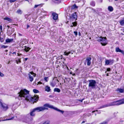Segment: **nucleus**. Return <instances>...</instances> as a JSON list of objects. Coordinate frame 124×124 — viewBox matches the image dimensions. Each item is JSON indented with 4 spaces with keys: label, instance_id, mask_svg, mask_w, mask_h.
<instances>
[{
    "label": "nucleus",
    "instance_id": "obj_25",
    "mask_svg": "<svg viewBox=\"0 0 124 124\" xmlns=\"http://www.w3.org/2000/svg\"><path fill=\"white\" fill-rule=\"evenodd\" d=\"M110 63L108 60H106L105 62V65H108L110 64Z\"/></svg>",
    "mask_w": 124,
    "mask_h": 124
},
{
    "label": "nucleus",
    "instance_id": "obj_16",
    "mask_svg": "<svg viewBox=\"0 0 124 124\" xmlns=\"http://www.w3.org/2000/svg\"><path fill=\"white\" fill-rule=\"evenodd\" d=\"M13 40V39H8L6 40V42L7 43H10V42H12Z\"/></svg>",
    "mask_w": 124,
    "mask_h": 124
},
{
    "label": "nucleus",
    "instance_id": "obj_27",
    "mask_svg": "<svg viewBox=\"0 0 124 124\" xmlns=\"http://www.w3.org/2000/svg\"><path fill=\"white\" fill-rule=\"evenodd\" d=\"M72 24L74 26H77V23L76 22H74L72 23Z\"/></svg>",
    "mask_w": 124,
    "mask_h": 124
},
{
    "label": "nucleus",
    "instance_id": "obj_42",
    "mask_svg": "<svg viewBox=\"0 0 124 124\" xmlns=\"http://www.w3.org/2000/svg\"><path fill=\"white\" fill-rule=\"evenodd\" d=\"M83 99H82V100H79V101H80L81 102H82V101H83Z\"/></svg>",
    "mask_w": 124,
    "mask_h": 124
},
{
    "label": "nucleus",
    "instance_id": "obj_17",
    "mask_svg": "<svg viewBox=\"0 0 124 124\" xmlns=\"http://www.w3.org/2000/svg\"><path fill=\"white\" fill-rule=\"evenodd\" d=\"M23 47H25L24 49V50L27 52H28L31 49V48L28 47H27L26 46H24Z\"/></svg>",
    "mask_w": 124,
    "mask_h": 124
},
{
    "label": "nucleus",
    "instance_id": "obj_29",
    "mask_svg": "<svg viewBox=\"0 0 124 124\" xmlns=\"http://www.w3.org/2000/svg\"><path fill=\"white\" fill-rule=\"evenodd\" d=\"M44 79L45 81L47 82L48 80V77H45L44 78Z\"/></svg>",
    "mask_w": 124,
    "mask_h": 124
},
{
    "label": "nucleus",
    "instance_id": "obj_36",
    "mask_svg": "<svg viewBox=\"0 0 124 124\" xmlns=\"http://www.w3.org/2000/svg\"><path fill=\"white\" fill-rule=\"evenodd\" d=\"M16 0H10L9 2L11 3H12L15 2Z\"/></svg>",
    "mask_w": 124,
    "mask_h": 124
},
{
    "label": "nucleus",
    "instance_id": "obj_20",
    "mask_svg": "<svg viewBox=\"0 0 124 124\" xmlns=\"http://www.w3.org/2000/svg\"><path fill=\"white\" fill-rule=\"evenodd\" d=\"M108 9L110 11H112L113 10V8L111 6H108Z\"/></svg>",
    "mask_w": 124,
    "mask_h": 124
},
{
    "label": "nucleus",
    "instance_id": "obj_23",
    "mask_svg": "<svg viewBox=\"0 0 124 124\" xmlns=\"http://www.w3.org/2000/svg\"><path fill=\"white\" fill-rule=\"evenodd\" d=\"M54 92H56L59 93L60 92L61 90L59 88H55L54 90Z\"/></svg>",
    "mask_w": 124,
    "mask_h": 124
},
{
    "label": "nucleus",
    "instance_id": "obj_30",
    "mask_svg": "<svg viewBox=\"0 0 124 124\" xmlns=\"http://www.w3.org/2000/svg\"><path fill=\"white\" fill-rule=\"evenodd\" d=\"M42 6V5L41 4H39V5H35L34 6V8H36L37 7H38V6Z\"/></svg>",
    "mask_w": 124,
    "mask_h": 124
},
{
    "label": "nucleus",
    "instance_id": "obj_18",
    "mask_svg": "<svg viewBox=\"0 0 124 124\" xmlns=\"http://www.w3.org/2000/svg\"><path fill=\"white\" fill-rule=\"evenodd\" d=\"M18 14L21 15L22 13V11L20 9H18L16 12Z\"/></svg>",
    "mask_w": 124,
    "mask_h": 124
},
{
    "label": "nucleus",
    "instance_id": "obj_48",
    "mask_svg": "<svg viewBox=\"0 0 124 124\" xmlns=\"http://www.w3.org/2000/svg\"><path fill=\"white\" fill-rule=\"evenodd\" d=\"M22 54H19L18 53V55L20 56V55H21Z\"/></svg>",
    "mask_w": 124,
    "mask_h": 124
},
{
    "label": "nucleus",
    "instance_id": "obj_64",
    "mask_svg": "<svg viewBox=\"0 0 124 124\" xmlns=\"http://www.w3.org/2000/svg\"><path fill=\"white\" fill-rule=\"evenodd\" d=\"M102 1H101V2H102Z\"/></svg>",
    "mask_w": 124,
    "mask_h": 124
},
{
    "label": "nucleus",
    "instance_id": "obj_8",
    "mask_svg": "<svg viewBox=\"0 0 124 124\" xmlns=\"http://www.w3.org/2000/svg\"><path fill=\"white\" fill-rule=\"evenodd\" d=\"M91 58L88 57H87L85 61L87 62V65L88 66H90L91 64Z\"/></svg>",
    "mask_w": 124,
    "mask_h": 124
},
{
    "label": "nucleus",
    "instance_id": "obj_44",
    "mask_svg": "<svg viewBox=\"0 0 124 124\" xmlns=\"http://www.w3.org/2000/svg\"><path fill=\"white\" fill-rule=\"evenodd\" d=\"M117 113H118V112H116H116L114 113V115H115V116L116 114Z\"/></svg>",
    "mask_w": 124,
    "mask_h": 124
},
{
    "label": "nucleus",
    "instance_id": "obj_28",
    "mask_svg": "<svg viewBox=\"0 0 124 124\" xmlns=\"http://www.w3.org/2000/svg\"><path fill=\"white\" fill-rule=\"evenodd\" d=\"M110 64H112L114 62V60H111V59H109L108 60Z\"/></svg>",
    "mask_w": 124,
    "mask_h": 124
},
{
    "label": "nucleus",
    "instance_id": "obj_3",
    "mask_svg": "<svg viewBox=\"0 0 124 124\" xmlns=\"http://www.w3.org/2000/svg\"><path fill=\"white\" fill-rule=\"evenodd\" d=\"M124 103V99H123L118 100L116 101H114L107 103L106 104L104 105L101 106L100 108H104L110 106L119 105Z\"/></svg>",
    "mask_w": 124,
    "mask_h": 124
},
{
    "label": "nucleus",
    "instance_id": "obj_51",
    "mask_svg": "<svg viewBox=\"0 0 124 124\" xmlns=\"http://www.w3.org/2000/svg\"><path fill=\"white\" fill-rule=\"evenodd\" d=\"M11 30L13 31V32L14 31V29H11Z\"/></svg>",
    "mask_w": 124,
    "mask_h": 124
},
{
    "label": "nucleus",
    "instance_id": "obj_56",
    "mask_svg": "<svg viewBox=\"0 0 124 124\" xmlns=\"http://www.w3.org/2000/svg\"><path fill=\"white\" fill-rule=\"evenodd\" d=\"M12 33H10V34H10V35H11V34H12Z\"/></svg>",
    "mask_w": 124,
    "mask_h": 124
},
{
    "label": "nucleus",
    "instance_id": "obj_52",
    "mask_svg": "<svg viewBox=\"0 0 124 124\" xmlns=\"http://www.w3.org/2000/svg\"><path fill=\"white\" fill-rule=\"evenodd\" d=\"M85 122L84 121H83V122H82V123H84Z\"/></svg>",
    "mask_w": 124,
    "mask_h": 124
},
{
    "label": "nucleus",
    "instance_id": "obj_39",
    "mask_svg": "<svg viewBox=\"0 0 124 124\" xmlns=\"http://www.w3.org/2000/svg\"><path fill=\"white\" fill-rule=\"evenodd\" d=\"M2 104V103L1 101H0V107H1V106Z\"/></svg>",
    "mask_w": 124,
    "mask_h": 124
},
{
    "label": "nucleus",
    "instance_id": "obj_63",
    "mask_svg": "<svg viewBox=\"0 0 124 124\" xmlns=\"http://www.w3.org/2000/svg\"><path fill=\"white\" fill-rule=\"evenodd\" d=\"M96 111H98V110H96Z\"/></svg>",
    "mask_w": 124,
    "mask_h": 124
},
{
    "label": "nucleus",
    "instance_id": "obj_34",
    "mask_svg": "<svg viewBox=\"0 0 124 124\" xmlns=\"http://www.w3.org/2000/svg\"><path fill=\"white\" fill-rule=\"evenodd\" d=\"M43 124H49V122L48 121H46L44 122Z\"/></svg>",
    "mask_w": 124,
    "mask_h": 124
},
{
    "label": "nucleus",
    "instance_id": "obj_9",
    "mask_svg": "<svg viewBox=\"0 0 124 124\" xmlns=\"http://www.w3.org/2000/svg\"><path fill=\"white\" fill-rule=\"evenodd\" d=\"M115 51L116 52H121L122 53L123 55H124V51L120 49L118 47H116V48Z\"/></svg>",
    "mask_w": 124,
    "mask_h": 124
},
{
    "label": "nucleus",
    "instance_id": "obj_47",
    "mask_svg": "<svg viewBox=\"0 0 124 124\" xmlns=\"http://www.w3.org/2000/svg\"><path fill=\"white\" fill-rule=\"evenodd\" d=\"M28 59L27 58H25V61H26Z\"/></svg>",
    "mask_w": 124,
    "mask_h": 124
},
{
    "label": "nucleus",
    "instance_id": "obj_35",
    "mask_svg": "<svg viewBox=\"0 0 124 124\" xmlns=\"http://www.w3.org/2000/svg\"><path fill=\"white\" fill-rule=\"evenodd\" d=\"M74 33L75 34V35L76 36L77 35L78 32H77L76 31H74Z\"/></svg>",
    "mask_w": 124,
    "mask_h": 124
},
{
    "label": "nucleus",
    "instance_id": "obj_7",
    "mask_svg": "<svg viewBox=\"0 0 124 124\" xmlns=\"http://www.w3.org/2000/svg\"><path fill=\"white\" fill-rule=\"evenodd\" d=\"M59 80L58 79H56L54 81H53L50 83V85L53 87L57 83V82H58Z\"/></svg>",
    "mask_w": 124,
    "mask_h": 124
},
{
    "label": "nucleus",
    "instance_id": "obj_1",
    "mask_svg": "<svg viewBox=\"0 0 124 124\" xmlns=\"http://www.w3.org/2000/svg\"><path fill=\"white\" fill-rule=\"evenodd\" d=\"M47 108L54 109L60 112L62 114L64 112V111L58 109L57 108L54 107L53 105H50L48 103H46L43 105V107H38L33 109L30 113V115L28 114L24 117V121L26 122H28L32 120L33 119L30 116V115L32 116H34L35 115V112H39L45 110H47L48 109Z\"/></svg>",
    "mask_w": 124,
    "mask_h": 124
},
{
    "label": "nucleus",
    "instance_id": "obj_61",
    "mask_svg": "<svg viewBox=\"0 0 124 124\" xmlns=\"http://www.w3.org/2000/svg\"><path fill=\"white\" fill-rule=\"evenodd\" d=\"M80 32H79V34H80Z\"/></svg>",
    "mask_w": 124,
    "mask_h": 124
},
{
    "label": "nucleus",
    "instance_id": "obj_38",
    "mask_svg": "<svg viewBox=\"0 0 124 124\" xmlns=\"http://www.w3.org/2000/svg\"><path fill=\"white\" fill-rule=\"evenodd\" d=\"M107 70L108 71H110V69L109 68H108L107 69Z\"/></svg>",
    "mask_w": 124,
    "mask_h": 124
},
{
    "label": "nucleus",
    "instance_id": "obj_50",
    "mask_svg": "<svg viewBox=\"0 0 124 124\" xmlns=\"http://www.w3.org/2000/svg\"><path fill=\"white\" fill-rule=\"evenodd\" d=\"M7 27L8 28V29L10 27L9 26H7Z\"/></svg>",
    "mask_w": 124,
    "mask_h": 124
},
{
    "label": "nucleus",
    "instance_id": "obj_55",
    "mask_svg": "<svg viewBox=\"0 0 124 124\" xmlns=\"http://www.w3.org/2000/svg\"><path fill=\"white\" fill-rule=\"evenodd\" d=\"M95 112V111H93L92 112V113L94 112Z\"/></svg>",
    "mask_w": 124,
    "mask_h": 124
},
{
    "label": "nucleus",
    "instance_id": "obj_37",
    "mask_svg": "<svg viewBox=\"0 0 124 124\" xmlns=\"http://www.w3.org/2000/svg\"><path fill=\"white\" fill-rule=\"evenodd\" d=\"M2 47L3 48H7V46L3 45L2 46Z\"/></svg>",
    "mask_w": 124,
    "mask_h": 124
},
{
    "label": "nucleus",
    "instance_id": "obj_26",
    "mask_svg": "<svg viewBox=\"0 0 124 124\" xmlns=\"http://www.w3.org/2000/svg\"><path fill=\"white\" fill-rule=\"evenodd\" d=\"M33 91L35 93H38L39 92V91L36 89H34L33 90Z\"/></svg>",
    "mask_w": 124,
    "mask_h": 124
},
{
    "label": "nucleus",
    "instance_id": "obj_19",
    "mask_svg": "<svg viewBox=\"0 0 124 124\" xmlns=\"http://www.w3.org/2000/svg\"><path fill=\"white\" fill-rule=\"evenodd\" d=\"M4 20H7L9 22H11L12 21V19L8 18V17H6L5 18H4Z\"/></svg>",
    "mask_w": 124,
    "mask_h": 124
},
{
    "label": "nucleus",
    "instance_id": "obj_21",
    "mask_svg": "<svg viewBox=\"0 0 124 124\" xmlns=\"http://www.w3.org/2000/svg\"><path fill=\"white\" fill-rule=\"evenodd\" d=\"M119 23L121 25L124 26V20H121Z\"/></svg>",
    "mask_w": 124,
    "mask_h": 124
},
{
    "label": "nucleus",
    "instance_id": "obj_54",
    "mask_svg": "<svg viewBox=\"0 0 124 124\" xmlns=\"http://www.w3.org/2000/svg\"><path fill=\"white\" fill-rule=\"evenodd\" d=\"M60 57H58L57 58V59H60V58H59Z\"/></svg>",
    "mask_w": 124,
    "mask_h": 124
},
{
    "label": "nucleus",
    "instance_id": "obj_62",
    "mask_svg": "<svg viewBox=\"0 0 124 124\" xmlns=\"http://www.w3.org/2000/svg\"><path fill=\"white\" fill-rule=\"evenodd\" d=\"M95 116H96V114H95Z\"/></svg>",
    "mask_w": 124,
    "mask_h": 124
},
{
    "label": "nucleus",
    "instance_id": "obj_14",
    "mask_svg": "<svg viewBox=\"0 0 124 124\" xmlns=\"http://www.w3.org/2000/svg\"><path fill=\"white\" fill-rule=\"evenodd\" d=\"M45 91L48 92L50 91L51 90L50 87L47 86H46L45 87Z\"/></svg>",
    "mask_w": 124,
    "mask_h": 124
},
{
    "label": "nucleus",
    "instance_id": "obj_2",
    "mask_svg": "<svg viewBox=\"0 0 124 124\" xmlns=\"http://www.w3.org/2000/svg\"><path fill=\"white\" fill-rule=\"evenodd\" d=\"M17 94V98L19 100H22V98H24L26 100L30 102H36L39 98L37 96L32 97L29 95V91L25 89L21 90Z\"/></svg>",
    "mask_w": 124,
    "mask_h": 124
},
{
    "label": "nucleus",
    "instance_id": "obj_40",
    "mask_svg": "<svg viewBox=\"0 0 124 124\" xmlns=\"http://www.w3.org/2000/svg\"><path fill=\"white\" fill-rule=\"evenodd\" d=\"M2 26L0 25V30H2Z\"/></svg>",
    "mask_w": 124,
    "mask_h": 124
},
{
    "label": "nucleus",
    "instance_id": "obj_24",
    "mask_svg": "<svg viewBox=\"0 0 124 124\" xmlns=\"http://www.w3.org/2000/svg\"><path fill=\"white\" fill-rule=\"evenodd\" d=\"M90 5L93 6H94L95 5V3L94 1H92L90 3Z\"/></svg>",
    "mask_w": 124,
    "mask_h": 124
},
{
    "label": "nucleus",
    "instance_id": "obj_59",
    "mask_svg": "<svg viewBox=\"0 0 124 124\" xmlns=\"http://www.w3.org/2000/svg\"><path fill=\"white\" fill-rule=\"evenodd\" d=\"M107 76H108V74H107Z\"/></svg>",
    "mask_w": 124,
    "mask_h": 124
},
{
    "label": "nucleus",
    "instance_id": "obj_53",
    "mask_svg": "<svg viewBox=\"0 0 124 124\" xmlns=\"http://www.w3.org/2000/svg\"><path fill=\"white\" fill-rule=\"evenodd\" d=\"M1 67V65L0 64V68Z\"/></svg>",
    "mask_w": 124,
    "mask_h": 124
},
{
    "label": "nucleus",
    "instance_id": "obj_33",
    "mask_svg": "<svg viewBox=\"0 0 124 124\" xmlns=\"http://www.w3.org/2000/svg\"><path fill=\"white\" fill-rule=\"evenodd\" d=\"M4 74L0 72V76L1 77H3L4 76Z\"/></svg>",
    "mask_w": 124,
    "mask_h": 124
},
{
    "label": "nucleus",
    "instance_id": "obj_45",
    "mask_svg": "<svg viewBox=\"0 0 124 124\" xmlns=\"http://www.w3.org/2000/svg\"><path fill=\"white\" fill-rule=\"evenodd\" d=\"M29 27V25H27V28H28Z\"/></svg>",
    "mask_w": 124,
    "mask_h": 124
},
{
    "label": "nucleus",
    "instance_id": "obj_11",
    "mask_svg": "<svg viewBox=\"0 0 124 124\" xmlns=\"http://www.w3.org/2000/svg\"><path fill=\"white\" fill-rule=\"evenodd\" d=\"M1 107H2L3 109L5 110H7L8 108V107L7 105L5 104V103H3Z\"/></svg>",
    "mask_w": 124,
    "mask_h": 124
},
{
    "label": "nucleus",
    "instance_id": "obj_60",
    "mask_svg": "<svg viewBox=\"0 0 124 124\" xmlns=\"http://www.w3.org/2000/svg\"><path fill=\"white\" fill-rule=\"evenodd\" d=\"M68 22L67 23H68Z\"/></svg>",
    "mask_w": 124,
    "mask_h": 124
},
{
    "label": "nucleus",
    "instance_id": "obj_32",
    "mask_svg": "<svg viewBox=\"0 0 124 124\" xmlns=\"http://www.w3.org/2000/svg\"><path fill=\"white\" fill-rule=\"evenodd\" d=\"M14 118V117H12L11 118L9 119H6V120H3L2 121H5V120H12Z\"/></svg>",
    "mask_w": 124,
    "mask_h": 124
},
{
    "label": "nucleus",
    "instance_id": "obj_13",
    "mask_svg": "<svg viewBox=\"0 0 124 124\" xmlns=\"http://www.w3.org/2000/svg\"><path fill=\"white\" fill-rule=\"evenodd\" d=\"M71 18H73L76 20L77 19V16L75 12L73 13L72 15Z\"/></svg>",
    "mask_w": 124,
    "mask_h": 124
},
{
    "label": "nucleus",
    "instance_id": "obj_41",
    "mask_svg": "<svg viewBox=\"0 0 124 124\" xmlns=\"http://www.w3.org/2000/svg\"><path fill=\"white\" fill-rule=\"evenodd\" d=\"M110 97L111 99H113V98L114 97V96H111Z\"/></svg>",
    "mask_w": 124,
    "mask_h": 124
},
{
    "label": "nucleus",
    "instance_id": "obj_58",
    "mask_svg": "<svg viewBox=\"0 0 124 124\" xmlns=\"http://www.w3.org/2000/svg\"><path fill=\"white\" fill-rule=\"evenodd\" d=\"M115 0V1H117L118 0Z\"/></svg>",
    "mask_w": 124,
    "mask_h": 124
},
{
    "label": "nucleus",
    "instance_id": "obj_12",
    "mask_svg": "<svg viewBox=\"0 0 124 124\" xmlns=\"http://www.w3.org/2000/svg\"><path fill=\"white\" fill-rule=\"evenodd\" d=\"M74 52L73 51H71L69 52L66 51L64 52V54L65 55H68L69 54H72Z\"/></svg>",
    "mask_w": 124,
    "mask_h": 124
},
{
    "label": "nucleus",
    "instance_id": "obj_43",
    "mask_svg": "<svg viewBox=\"0 0 124 124\" xmlns=\"http://www.w3.org/2000/svg\"><path fill=\"white\" fill-rule=\"evenodd\" d=\"M42 84V83L41 82H38V84Z\"/></svg>",
    "mask_w": 124,
    "mask_h": 124
},
{
    "label": "nucleus",
    "instance_id": "obj_5",
    "mask_svg": "<svg viewBox=\"0 0 124 124\" xmlns=\"http://www.w3.org/2000/svg\"><path fill=\"white\" fill-rule=\"evenodd\" d=\"M89 83L88 86L91 87L92 89H94L95 88L96 82L95 80H89Z\"/></svg>",
    "mask_w": 124,
    "mask_h": 124
},
{
    "label": "nucleus",
    "instance_id": "obj_49",
    "mask_svg": "<svg viewBox=\"0 0 124 124\" xmlns=\"http://www.w3.org/2000/svg\"><path fill=\"white\" fill-rule=\"evenodd\" d=\"M70 26L71 27H72L73 26H73V25H71Z\"/></svg>",
    "mask_w": 124,
    "mask_h": 124
},
{
    "label": "nucleus",
    "instance_id": "obj_57",
    "mask_svg": "<svg viewBox=\"0 0 124 124\" xmlns=\"http://www.w3.org/2000/svg\"><path fill=\"white\" fill-rule=\"evenodd\" d=\"M25 1H28L29 2V1L28 0H25Z\"/></svg>",
    "mask_w": 124,
    "mask_h": 124
},
{
    "label": "nucleus",
    "instance_id": "obj_46",
    "mask_svg": "<svg viewBox=\"0 0 124 124\" xmlns=\"http://www.w3.org/2000/svg\"><path fill=\"white\" fill-rule=\"evenodd\" d=\"M12 54H15V55H16V52H13V53H12Z\"/></svg>",
    "mask_w": 124,
    "mask_h": 124
},
{
    "label": "nucleus",
    "instance_id": "obj_10",
    "mask_svg": "<svg viewBox=\"0 0 124 124\" xmlns=\"http://www.w3.org/2000/svg\"><path fill=\"white\" fill-rule=\"evenodd\" d=\"M52 15L53 16V18L54 20H56L57 19L58 15L57 14L54 13H53Z\"/></svg>",
    "mask_w": 124,
    "mask_h": 124
},
{
    "label": "nucleus",
    "instance_id": "obj_6",
    "mask_svg": "<svg viewBox=\"0 0 124 124\" xmlns=\"http://www.w3.org/2000/svg\"><path fill=\"white\" fill-rule=\"evenodd\" d=\"M31 74H29L28 75L29 77V78L30 81L32 82L33 80V76L34 77L35 76V74L33 73V72H30Z\"/></svg>",
    "mask_w": 124,
    "mask_h": 124
},
{
    "label": "nucleus",
    "instance_id": "obj_31",
    "mask_svg": "<svg viewBox=\"0 0 124 124\" xmlns=\"http://www.w3.org/2000/svg\"><path fill=\"white\" fill-rule=\"evenodd\" d=\"M16 63L17 64H18V62L20 63L21 62V61L20 60V59H18V60H16Z\"/></svg>",
    "mask_w": 124,
    "mask_h": 124
},
{
    "label": "nucleus",
    "instance_id": "obj_15",
    "mask_svg": "<svg viewBox=\"0 0 124 124\" xmlns=\"http://www.w3.org/2000/svg\"><path fill=\"white\" fill-rule=\"evenodd\" d=\"M116 91L119 92L121 93H123L124 91V89H122L117 88V89Z\"/></svg>",
    "mask_w": 124,
    "mask_h": 124
},
{
    "label": "nucleus",
    "instance_id": "obj_22",
    "mask_svg": "<svg viewBox=\"0 0 124 124\" xmlns=\"http://www.w3.org/2000/svg\"><path fill=\"white\" fill-rule=\"evenodd\" d=\"M78 8V6H77L75 4H74L72 6L71 9H75L77 8Z\"/></svg>",
    "mask_w": 124,
    "mask_h": 124
},
{
    "label": "nucleus",
    "instance_id": "obj_4",
    "mask_svg": "<svg viewBox=\"0 0 124 124\" xmlns=\"http://www.w3.org/2000/svg\"><path fill=\"white\" fill-rule=\"evenodd\" d=\"M107 39L106 37H101L98 38L97 40L99 42H101V44L102 46H105L106 45Z\"/></svg>",
    "mask_w": 124,
    "mask_h": 124
}]
</instances>
